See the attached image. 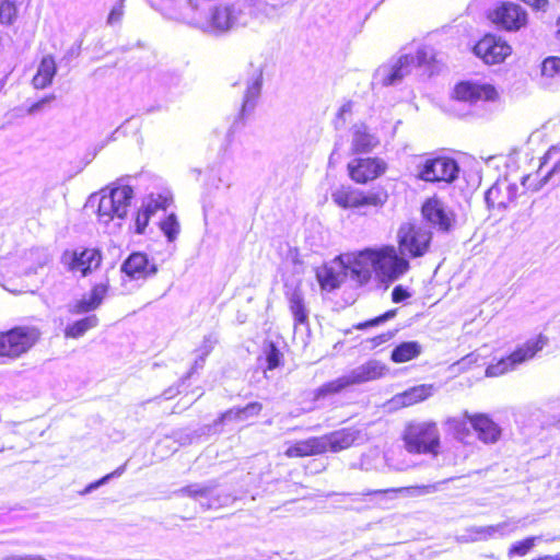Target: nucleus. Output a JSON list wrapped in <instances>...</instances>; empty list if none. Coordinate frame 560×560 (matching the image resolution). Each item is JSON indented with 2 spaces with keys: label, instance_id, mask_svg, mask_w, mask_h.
<instances>
[{
  "label": "nucleus",
  "instance_id": "obj_1",
  "mask_svg": "<svg viewBox=\"0 0 560 560\" xmlns=\"http://www.w3.org/2000/svg\"><path fill=\"white\" fill-rule=\"evenodd\" d=\"M433 60V48L422 46L415 55L405 54L396 61L380 66L374 74V80L382 86L397 85L410 74L413 68L429 66Z\"/></svg>",
  "mask_w": 560,
  "mask_h": 560
},
{
  "label": "nucleus",
  "instance_id": "obj_2",
  "mask_svg": "<svg viewBox=\"0 0 560 560\" xmlns=\"http://www.w3.org/2000/svg\"><path fill=\"white\" fill-rule=\"evenodd\" d=\"M255 16V7L249 0H237L230 5L214 7L207 20L206 31L222 34L237 27L247 26Z\"/></svg>",
  "mask_w": 560,
  "mask_h": 560
},
{
  "label": "nucleus",
  "instance_id": "obj_3",
  "mask_svg": "<svg viewBox=\"0 0 560 560\" xmlns=\"http://www.w3.org/2000/svg\"><path fill=\"white\" fill-rule=\"evenodd\" d=\"M35 326H15L0 331V364L11 363L27 353L40 339Z\"/></svg>",
  "mask_w": 560,
  "mask_h": 560
},
{
  "label": "nucleus",
  "instance_id": "obj_4",
  "mask_svg": "<svg viewBox=\"0 0 560 560\" xmlns=\"http://www.w3.org/2000/svg\"><path fill=\"white\" fill-rule=\"evenodd\" d=\"M386 370V366L380 361L370 360L352 369L349 373L319 386L315 392V397L318 399L328 395L339 394L350 386L381 378Z\"/></svg>",
  "mask_w": 560,
  "mask_h": 560
},
{
  "label": "nucleus",
  "instance_id": "obj_5",
  "mask_svg": "<svg viewBox=\"0 0 560 560\" xmlns=\"http://www.w3.org/2000/svg\"><path fill=\"white\" fill-rule=\"evenodd\" d=\"M404 441L409 453L438 454L440 432L435 422H410L405 430Z\"/></svg>",
  "mask_w": 560,
  "mask_h": 560
},
{
  "label": "nucleus",
  "instance_id": "obj_6",
  "mask_svg": "<svg viewBox=\"0 0 560 560\" xmlns=\"http://www.w3.org/2000/svg\"><path fill=\"white\" fill-rule=\"evenodd\" d=\"M398 248L402 256L411 258L422 257L429 249L432 232L417 223L406 222L397 232Z\"/></svg>",
  "mask_w": 560,
  "mask_h": 560
},
{
  "label": "nucleus",
  "instance_id": "obj_7",
  "mask_svg": "<svg viewBox=\"0 0 560 560\" xmlns=\"http://www.w3.org/2000/svg\"><path fill=\"white\" fill-rule=\"evenodd\" d=\"M177 493L194 499L203 510L228 506L236 499L230 493L219 491L214 480L188 485L180 488Z\"/></svg>",
  "mask_w": 560,
  "mask_h": 560
},
{
  "label": "nucleus",
  "instance_id": "obj_8",
  "mask_svg": "<svg viewBox=\"0 0 560 560\" xmlns=\"http://www.w3.org/2000/svg\"><path fill=\"white\" fill-rule=\"evenodd\" d=\"M133 198V189L128 186H118L104 194L98 199L97 213L104 223L110 222L115 217L124 219Z\"/></svg>",
  "mask_w": 560,
  "mask_h": 560
},
{
  "label": "nucleus",
  "instance_id": "obj_9",
  "mask_svg": "<svg viewBox=\"0 0 560 560\" xmlns=\"http://www.w3.org/2000/svg\"><path fill=\"white\" fill-rule=\"evenodd\" d=\"M417 178L427 183H453L459 173L458 163L451 158L425 159L417 165Z\"/></svg>",
  "mask_w": 560,
  "mask_h": 560
},
{
  "label": "nucleus",
  "instance_id": "obj_10",
  "mask_svg": "<svg viewBox=\"0 0 560 560\" xmlns=\"http://www.w3.org/2000/svg\"><path fill=\"white\" fill-rule=\"evenodd\" d=\"M547 345V338L539 336L536 340H529L524 346L517 348L510 355L500 359L497 363L490 364L486 369V375L489 377L499 376L513 370L516 365L532 359L538 351Z\"/></svg>",
  "mask_w": 560,
  "mask_h": 560
},
{
  "label": "nucleus",
  "instance_id": "obj_11",
  "mask_svg": "<svg viewBox=\"0 0 560 560\" xmlns=\"http://www.w3.org/2000/svg\"><path fill=\"white\" fill-rule=\"evenodd\" d=\"M409 261L394 246L375 249L374 271L382 278L395 281L409 269Z\"/></svg>",
  "mask_w": 560,
  "mask_h": 560
},
{
  "label": "nucleus",
  "instance_id": "obj_12",
  "mask_svg": "<svg viewBox=\"0 0 560 560\" xmlns=\"http://www.w3.org/2000/svg\"><path fill=\"white\" fill-rule=\"evenodd\" d=\"M488 19L502 30L515 32L527 24V12L517 3L503 1L489 10Z\"/></svg>",
  "mask_w": 560,
  "mask_h": 560
},
{
  "label": "nucleus",
  "instance_id": "obj_13",
  "mask_svg": "<svg viewBox=\"0 0 560 560\" xmlns=\"http://www.w3.org/2000/svg\"><path fill=\"white\" fill-rule=\"evenodd\" d=\"M424 221L441 233H448L455 223V214L440 199L429 198L421 207Z\"/></svg>",
  "mask_w": 560,
  "mask_h": 560
},
{
  "label": "nucleus",
  "instance_id": "obj_14",
  "mask_svg": "<svg viewBox=\"0 0 560 560\" xmlns=\"http://www.w3.org/2000/svg\"><path fill=\"white\" fill-rule=\"evenodd\" d=\"M261 86L262 71L260 69H255L250 79L247 81L241 110L231 126V130L233 132L242 128L245 125L246 117L254 112L257 100L260 96Z\"/></svg>",
  "mask_w": 560,
  "mask_h": 560
},
{
  "label": "nucleus",
  "instance_id": "obj_15",
  "mask_svg": "<svg viewBox=\"0 0 560 560\" xmlns=\"http://www.w3.org/2000/svg\"><path fill=\"white\" fill-rule=\"evenodd\" d=\"M62 259L71 271H79L85 277L100 267L102 253L97 248H77L66 252Z\"/></svg>",
  "mask_w": 560,
  "mask_h": 560
},
{
  "label": "nucleus",
  "instance_id": "obj_16",
  "mask_svg": "<svg viewBox=\"0 0 560 560\" xmlns=\"http://www.w3.org/2000/svg\"><path fill=\"white\" fill-rule=\"evenodd\" d=\"M511 46L494 35H486L474 47L476 56L488 65L500 63L511 54Z\"/></svg>",
  "mask_w": 560,
  "mask_h": 560
},
{
  "label": "nucleus",
  "instance_id": "obj_17",
  "mask_svg": "<svg viewBox=\"0 0 560 560\" xmlns=\"http://www.w3.org/2000/svg\"><path fill=\"white\" fill-rule=\"evenodd\" d=\"M350 177L365 184L382 175L386 170V163L378 158L354 159L348 164Z\"/></svg>",
  "mask_w": 560,
  "mask_h": 560
},
{
  "label": "nucleus",
  "instance_id": "obj_18",
  "mask_svg": "<svg viewBox=\"0 0 560 560\" xmlns=\"http://www.w3.org/2000/svg\"><path fill=\"white\" fill-rule=\"evenodd\" d=\"M120 270L130 279L139 280L156 275L158 266L154 261H150L147 254L135 252L124 260Z\"/></svg>",
  "mask_w": 560,
  "mask_h": 560
},
{
  "label": "nucleus",
  "instance_id": "obj_19",
  "mask_svg": "<svg viewBox=\"0 0 560 560\" xmlns=\"http://www.w3.org/2000/svg\"><path fill=\"white\" fill-rule=\"evenodd\" d=\"M517 191L516 184L509 183L506 179L498 180L486 191L485 200L488 208L506 209L515 201Z\"/></svg>",
  "mask_w": 560,
  "mask_h": 560
},
{
  "label": "nucleus",
  "instance_id": "obj_20",
  "mask_svg": "<svg viewBox=\"0 0 560 560\" xmlns=\"http://www.w3.org/2000/svg\"><path fill=\"white\" fill-rule=\"evenodd\" d=\"M498 93L490 84L460 82L455 86L454 96L458 102L475 104L478 101H493Z\"/></svg>",
  "mask_w": 560,
  "mask_h": 560
},
{
  "label": "nucleus",
  "instance_id": "obj_21",
  "mask_svg": "<svg viewBox=\"0 0 560 560\" xmlns=\"http://www.w3.org/2000/svg\"><path fill=\"white\" fill-rule=\"evenodd\" d=\"M374 260L375 249L366 248L353 258L349 267L341 265L340 268L345 270L346 275L349 271L353 280L364 284L371 279L372 271H374Z\"/></svg>",
  "mask_w": 560,
  "mask_h": 560
},
{
  "label": "nucleus",
  "instance_id": "obj_22",
  "mask_svg": "<svg viewBox=\"0 0 560 560\" xmlns=\"http://www.w3.org/2000/svg\"><path fill=\"white\" fill-rule=\"evenodd\" d=\"M469 421L480 441L486 444H492L499 441L501 428L487 415L471 416L469 417Z\"/></svg>",
  "mask_w": 560,
  "mask_h": 560
},
{
  "label": "nucleus",
  "instance_id": "obj_23",
  "mask_svg": "<svg viewBox=\"0 0 560 560\" xmlns=\"http://www.w3.org/2000/svg\"><path fill=\"white\" fill-rule=\"evenodd\" d=\"M377 137L371 133L364 124L352 127L351 151L353 154L370 153L378 145Z\"/></svg>",
  "mask_w": 560,
  "mask_h": 560
},
{
  "label": "nucleus",
  "instance_id": "obj_24",
  "mask_svg": "<svg viewBox=\"0 0 560 560\" xmlns=\"http://www.w3.org/2000/svg\"><path fill=\"white\" fill-rule=\"evenodd\" d=\"M359 436V431L347 428L323 435L325 453L339 452L350 447Z\"/></svg>",
  "mask_w": 560,
  "mask_h": 560
},
{
  "label": "nucleus",
  "instance_id": "obj_25",
  "mask_svg": "<svg viewBox=\"0 0 560 560\" xmlns=\"http://www.w3.org/2000/svg\"><path fill=\"white\" fill-rule=\"evenodd\" d=\"M325 453V444L322 436H313L303 441H298L287 448L288 457H306Z\"/></svg>",
  "mask_w": 560,
  "mask_h": 560
},
{
  "label": "nucleus",
  "instance_id": "obj_26",
  "mask_svg": "<svg viewBox=\"0 0 560 560\" xmlns=\"http://www.w3.org/2000/svg\"><path fill=\"white\" fill-rule=\"evenodd\" d=\"M289 310L295 324L304 325L308 323V310L305 304L304 294L299 287H295L285 293Z\"/></svg>",
  "mask_w": 560,
  "mask_h": 560
},
{
  "label": "nucleus",
  "instance_id": "obj_27",
  "mask_svg": "<svg viewBox=\"0 0 560 560\" xmlns=\"http://www.w3.org/2000/svg\"><path fill=\"white\" fill-rule=\"evenodd\" d=\"M56 72L57 67L54 57L50 55L43 57L37 68V72L33 78L34 88L45 89L50 85Z\"/></svg>",
  "mask_w": 560,
  "mask_h": 560
},
{
  "label": "nucleus",
  "instance_id": "obj_28",
  "mask_svg": "<svg viewBox=\"0 0 560 560\" xmlns=\"http://www.w3.org/2000/svg\"><path fill=\"white\" fill-rule=\"evenodd\" d=\"M433 386L432 385H418L413 386L401 394L396 395L393 398V401L396 405L407 407L413 404L420 402L432 395Z\"/></svg>",
  "mask_w": 560,
  "mask_h": 560
},
{
  "label": "nucleus",
  "instance_id": "obj_29",
  "mask_svg": "<svg viewBox=\"0 0 560 560\" xmlns=\"http://www.w3.org/2000/svg\"><path fill=\"white\" fill-rule=\"evenodd\" d=\"M346 272H338L332 267L323 266L316 271V278L324 290L332 291L340 287Z\"/></svg>",
  "mask_w": 560,
  "mask_h": 560
},
{
  "label": "nucleus",
  "instance_id": "obj_30",
  "mask_svg": "<svg viewBox=\"0 0 560 560\" xmlns=\"http://www.w3.org/2000/svg\"><path fill=\"white\" fill-rule=\"evenodd\" d=\"M97 325L98 317L92 314L71 324H68L63 330V334L66 338L78 339L90 329L95 328Z\"/></svg>",
  "mask_w": 560,
  "mask_h": 560
},
{
  "label": "nucleus",
  "instance_id": "obj_31",
  "mask_svg": "<svg viewBox=\"0 0 560 560\" xmlns=\"http://www.w3.org/2000/svg\"><path fill=\"white\" fill-rule=\"evenodd\" d=\"M421 351L422 347L418 341H404L393 349L390 359L396 363H402L417 358Z\"/></svg>",
  "mask_w": 560,
  "mask_h": 560
},
{
  "label": "nucleus",
  "instance_id": "obj_32",
  "mask_svg": "<svg viewBox=\"0 0 560 560\" xmlns=\"http://www.w3.org/2000/svg\"><path fill=\"white\" fill-rule=\"evenodd\" d=\"M331 198L343 209L359 208L360 190L341 187L331 194Z\"/></svg>",
  "mask_w": 560,
  "mask_h": 560
},
{
  "label": "nucleus",
  "instance_id": "obj_33",
  "mask_svg": "<svg viewBox=\"0 0 560 560\" xmlns=\"http://www.w3.org/2000/svg\"><path fill=\"white\" fill-rule=\"evenodd\" d=\"M388 199L387 191L377 187L368 192L360 191L359 208L364 206L383 207Z\"/></svg>",
  "mask_w": 560,
  "mask_h": 560
},
{
  "label": "nucleus",
  "instance_id": "obj_34",
  "mask_svg": "<svg viewBox=\"0 0 560 560\" xmlns=\"http://www.w3.org/2000/svg\"><path fill=\"white\" fill-rule=\"evenodd\" d=\"M454 479H455L454 477H451L445 480H442V481H439L435 483H431V485L410 486V487H404V488H399V489H393L392 491L404 492L409 495H417V497L425 495V494L434 493L435 491L439 490L440 485L446 483Z\"/></svg>",
  "mask_w": 560,
  "mask_h": 560
},
{
  "label": "nucleus",
  "instance_id": "obj_35",
  "mask_svg": "<svg viewBox=\"0 0 560 560\" xmlns=\"http://www.w3.org/2000/svg\"><path fill=\"white\" fill-rule=\"evenodd\" d=\"M264 360L266 370H275L280 366L282 361V353L279 351L273 342H269L264 347Z\"/></svg>",
  "mask_w": 560,
  "mask_h": 560
},
{
  "label": "nucleus",
  "instance_id": "obj_36",
  "mask_svg": "<svg viewBox=\"0 0 560 560\" xmlns=\"http://www.w3.org/2000/svg\"><path fill=\"white\" fill-rule=\"evenodd\" d=\"M517 524L516 521H505L495 525H488V536L490 538L508 536L517 528Z\"/></svg>",
  "mask_w": 560,
  "mask_h": 560
},
{
  "label": "nucleus",
  "instance_id": "obj_37",
  "mask_svg": "<svg viewBox=\"0 0 560 560\" xmlns=\"http://www.w3.org/2000/svg\"><path fill=\"white\" fill-rule=\"evenodd\" d=\"M160 226L168 242H173L176 240V237L179 233V223L174 213H171L170 215H167L160 223Z\"/></svg>",
  "mask_w": 560,
  "mask_h": 560
},
{
  "label": "nucleus",
  "instance_id": "obj_38",
  "mask_svg": "<svg viewBox=\"0 0 560 560\" xmlns=\"http://www.w3.org/2000/svg\"><path fill=\"white\" fill-rule=\"evenodd\" d=\"M16 18V7L13 0L0 1V23L10 25Z\"/></svg>",
  "mask_w": 560,
  "mask_h": 560
},
{
  "label": "nucleus",
  "instance_id": "obj_39",
  "mask_svg": "<svg viewBox=\"0 0 560 560\" xmlns=\"http://www.w3.org/2000/svg\"><path fill=\"white\" fill-rule=\"evenodd\" d=\"M487 526H470L466 529V533L459 537V541L472 542L479 540H488Z\"/></svg>",
  "mask_w": 560,
  "mask_h": 560
},
{
  "label": "nucleus",
  "instance_id": "obj_40",
  "mask_svg": "<svg viewBox=\"0 0 560 560\" xmlns=\"http://www.w3.org/2000/svg\"><path fill=\"white\" fill-rule=\"evenodd\" d=\"M538 539V537H527L523 540L516 541L511 545L509 549V556H520L523 557L527 555L533 547L535 546V541Z\"/></svg>",
  "mask_w": 560,
  "mask_h": 560
},
{
  "label": "nucleus",
  "instance_id": "obj_41",
  "mask_svg": "<svg viewBox=\"0 0 560 560\" xmlns=\"http://www.w3.org/2000/svg\"><path fill=\"white\" fill-rule=\"evenodd\" d=\"M158 206H152V203H148L142 210L138 211L136 217V233L143 234L144 229L149 223L150 217L154 213Z\"/></svg>",
  "mask_w": 560,
  "mask_h": 560
},
{
  "label": "nucleus",
  "instance_id": "obj_42",
  "mask_svg": "<svg viewBox=\"0 0 560 560\" xmlns=\"http://www.w3.org/2000/svg\"><path fill=\"white\" fill-rule=\"evenodd\" d=\"M125 467H126V464L118 467L116 470H114L113 472L110 474H107L105 475L104 477H102L101 479L94 481V482H91L90 485H88L83 491L84 494H88V493H91L93 492L94 490L98 489L101 486H104L105 483H107L110 479L115 478V477H119L124 474L125 471Z\"/></svg>",
  "mask_w": 560,
  "mask_h": 560
},
{
  "label": "nucleus",
  "instance_id": "obj_43",
  "mask_svg": "<svg viewBox=\"0 0 560 560\" xmlns=\"http://www.w3.org/2000/svg\"><path fill=\"white\" fill-rule=\"evenodd\" d=\"M261 410L262 405L257 401L249 402L245 407H238V422L246 421L258 416Z\"/></svg>",
  "mask_w": 560,
  "mask_h": 560
},
{
  "label": "nucleus",
  "instance_id": "obj_44",
  "mask_svg": "<svg viewBox=\"0 0 560 560\" xmlns=\"http://www.w3.org/2000/svg\"><path fill=\"white\" fill-rule=\"evenodd\" d=\"M560 72V58L548 57L541 63V74L552 78Z\"/></svg>",
  "mask_w": 560,
  "mask_h": 560
},
{
  "label": "nucleus",
  "instance_id": "obj_45",
  "mask_svg": "<svg viewBox=\"0 0 560 560\" xmlns=\"http://www.w3.org/2000/svg\"><path fill=\"white\" fill-rule=\"evenodd\" d=\"M68 311L73 315H80L95 311V308L94 305H92L91 302L88 301L86 296H83L81 300L69 304Z\"/></svg>",
  "mask_w": 560,
  "mask_h": 560
},
{
  "label": "nucleus",
  "instance_id": "obj_46",
  "mask_svg": "<svg viewBox=\"0 0 560 560\" xmlns=\"http://www.w3.org/2000/svg\"><path fill=\"white\" fill-rule=\"evenodd\" d=\"M396 313H397V310H389L387 312H385L384 314L373 318V319H370V320H366L364 323H360L357 328L358 329H365V328H369V327H374V326H377V325H381L392 318H394L396 316Z\"/></svg>",
  "mask_w": 560,
  "mask_h": 560
},
{
  "label": "nucleus",
  "instance_id": "obj_47",
  "mask_svg": "<svg viewBox=\"0 0 560 560\" xmlns=\"http://www.w3.org/2000/svg\"><path fill=\"white\" fill-rule=\"evenodd\" d=\"M124 3L125 0H117L115 4L113 5L112 10L109 11V14L107 16V24L108 25H116L121 22V19L124 16Z\"/></svg>",
  "mask_w": 560,
  "mask_h": 560
},
{
  "label": "nucleus",
  "instance_id": "obj_48",
  "mask_svg": "<svg viewBox=\"0 0 560 560\" xmlns=\"http://www.w3.org/2000/svg\"><path fill=\"white\" fill-rule=\"evenodd\" d=\"M448 423L451 424L456 439L464 441L465 436L468 435V433H469V431L466 427V422H464L462 420L453 419V420H450Z\"/></svg>",
  "mask_w": 560,
  "mask_h": 560
},
{
  "label": "nucleus",
  "instance_id": "obj_49",
  "mask_svg": "<svg viewBox=\"0 0 560 560\" xmlns=\"http://www.w3.org/2000/svg\"><path fill=\"white\" fill-rule=\"evenodd\" d=\"M55 95L51 94L49 96H46V97H43L42 100L35 102L34 104H32L28 109H27V114L30 115H34V114H37L38 112L43 110L46 105H48L51 101L55 100Z\"/></svg>",
  "mask_w": 560,
  "mask_h": 560
},
{
  "label": "nucleus",
  "instance_id": "obj_50",
  "mask_svg": "<svg viewBox=\"0 0 560 560\" xmlns=\"http://www.w3.org/2000/svg\"><path fill=\"white\" fill-rule=\"evenodd\" d=\"M410 293L402 285H396L392 291V300L394 303H400L407 300Z\"/></svg>",
  "mask_w": 560,
  "mask_h": 560
},
{
  "label": "nucleus",
  "instance_id": "obj_51",
  "mask_svg": "<svg viewBox=\"0 0 560 560\" xmlns=\"http://www.w3.org/2000/svg\"><path fill=\"white\" fill-rule=\"evenodd\" d=\"M226 421H238V407H233L223 412L215 421V424H223Z\"/></svg>",
  "mask_w": 560,
  "mask_h": 560
},
{
  "label": "nucleus",
  "instance_id": "obj_52",
  "mask_svg": "<svg viewBox=\"0 0 560 560\" xmlns=\"http://www.w3.org/2000/svg\"><path fill=\"white\" fill-rule=\"evenodd\" d=\"M215 342H217V340L211 335L206 336L203 338L202 346L199 349L200 354H202L203 357H207L212 351Z\"/></svg>",
  "mask_w": 560,
  "mask_h": 560
},
{
  "label": "nucleus",
  "instance_id": "obj_53",
  "mask_svg": "<svg viewBox=\"0 0 560 560\" xmlns=\"http://www.w3.org/2000/svg\"><path fill=\"white\" fill-rule=\"evenodd\" d=\"M83 44V39L77 40L66 52L65 58L71 60L73 58H78L81 54V47Z\"/></svg>",
  "mask_w": 560,
  "mask_h": 560
},
{
  "label": "nucleus",
  "instance_id": "obj_54",
  "mask_svg": "<svg viewBox=\"0 0 560 560\" xmlns=\"http://www.w3.org/2000/svg\"><path fill=\"white\" fill-rule=\"evenodd\" d=\"M107 290H108V283H98L92 288L91 293L93 295H95V298L100 299L103 302V300L107 293Z\"/></svg>",
  "mask_w": 560,
  "mask_h": 560
},
{
  "label": "nucleus",
  "instance_id": "obj_55",
  "mask_svg": "<svg viewBox=\"0 0 560 560\" xmlns=\"http://www.w3.org/2000/svg\"><path fill=\"white\" fill-rule=\"evenodd\" d=\"M205 361H206V357H203L202 354H199L195 362H194V365L192 368L189 370V372L185 375V377H183V382L187 378H189L198 369H202L203 368V364H205Z\"/></svg>",
  "mask_w": 560,
  "mask_h": 560
},
{
  "label": "nucleus",
  "instance_id": "obj_56",
  "mask_svg": "<svg viewBox=\"0 0 560 560\" xmlns=\"http://www.w3.org/2000/svg\"><path fill=\"white\" fill-rule=\"evenodd\" d=\"M2 560H46L38 555H9L3 557Z\"/></svg>",
  "mask_w": 560,
  "mask_h": 560
},
{
  "label": "nucleus",
  "instance_id": "obj_57",
  "mask_svg": "<svg viewBox=\"0 0 560 560\" xmlns=\"http://www.w3.org/2000/svg\"><path fill=\"white\" fill-rule=\"evenodd\" d=\"M393 336H394V332H392V331L381 334V335H378V336H376V337H374L372 339L373 346L376 347V346H380L382 343H385L389 339H392Z\"/></svg>",
  "mask_w": 560,
  "mask_h": 560
},
{
  "label": "nucleus",
  "instance_id": "obj_58",
  "mask_svg": "<svg viewBox=\"0 0 560 560\" xmlns=\"http://www.w3.org/2000/svg\"><path fill=\"white\" fill-rule=\"evenodd\" d=\"M352 110V102H347L345 103L339 112H338V118L342 119V120H346V115L347 114H350Z\"/></svg>",
  "mask_w": 560,
  "mask_h": 560
},
{
  "label": "nucleus",
  "instance_id": "obj_59",
  "mask_svg": "<svg viewBox=\"0 0 560 560\" xmlns=\"http://www.w3.org/2000/svg\"><path fill=\"white\" fill-rule=\"evenodd\" d=\"M524 3L533 7L536 10H542L548 1L547 0H522Z\"/></svg>",
  "mask_w": 560,
  "mask_h": 560
},
{
  "label": "nucleus",
  "instance_id": "obj_60",
  "mask_svg": "<svg viewBox=\"0 0 560 560\" xmlns=\"http://www.w3.org/2000/svg\"><path fill=\"white\" fill-rule=\"evenodd\" d=\"M178 394H179L178 386H170L168 388H166L163 392L162 396L164 397V399H171V398L175 397Z\"/></svg>",
  "mask_w": 560,
  "mask_h": 560
},
{
  "label": "nucleus",
  "instance_id": "obj_61",
  "mask_svg": "<svg viewBox=\"0 0 560 560\" xmlns=\"http://www.w3.org/2000/svg\"><path fill=\"white\" fill-rule=\"evenodd\" d=\"M558 172H560V159L553 163L551 170L547 173V175L544 179L547 180L549 176H551L552 174H556Z\"/></svg>",
  "mask_w": 560,
  "mask_h": 560
},
{
  "label": "nucleus",
  "instance_id": "obj_62",
  "mask_svg": "<svg viewBox=\"0 0 560 560\" xmlns=\"http://www.w3.org/2000/svg\"><path fill=\"white\" fill-rule=\"evenodd\" d=\"M88 301L91 302L92 305H94V308L96 310L101 304H102V301L97 298H95V295H93L91 292L89 294V296H86Z\"/></svg>",
  "mask_w": 560,
  "mask_h": 560
},
{
  "label": "nucleus",
  "instance_id": "obj_63",
  "mask_svg": "<svg viewBox=\"0 0 560 560\" xmlns=\"http://www.w3.org/2000/svg\"><path fill=\"white\" fill-rule=\"evenodd\" d=\"M88 301L91 302L92 305H94V308L96 310L101 304H102V301L97 298H95V295H93L91 292L89 294V296H86Z\"/></svg>",
  "mask_w": 560,
  "mask_h": 560
},
{
  "label": "nucleus",
  "instance_id": "obj_64",
  "mask_svg": "<svg viewBox=\"0 0 560 560\" xmlns=\"http://www.w3.org/2000/svg\"><path fill=\"white\" fill-rule=\"evenodd\" d=\"M338 149H339V144L336 142L335 143V148H334V150H332V152H331V154L329 156V161H328L329 165H332V164L336 163Z\"/></svg>",
  "mask_w": 560,
  "mask_h": 560
}]
</instances>
